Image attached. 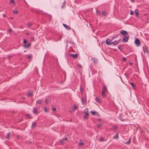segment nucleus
I'll return each mask as SVG.
<instances>
[{
  "label": "nucleus",
  "instance_id": "nucleus-1",
  "mask_svg": "<svg viewBox=\"0 0 149 149\" xmlns=\"http://www.w3.org/2000/svg\"><path fill=\"white\" fill-rule=\"evenodd\" d=\"M129 39V35L128 34H126V35L123 36V39L122 41L123 42L125 43L127 42Z\"/></svg>",
  "mask_w": 149,
  "mask_h": 149
},
{
  "label": "nucleus",
  "instance_id": "nucleus-2",
  "mask_svg": "<svg viewBox=\"0 0 149 149\" xmlns=\"http://www.w3.org/2000/svg\"><path fill=\"white\" fill-rule=\"evenodd\" d=\"M120 33L122 34L123 35V36L126 35V34H128L127 31L125 30L121 31L120 32Z\"/></svg>",
  "mask_w": 149,
  "mask_h": 149
},
{
  "label": "nucleus",
  "instance_id": "nucleus-3",
  "mask_svg": "<svg viewBox=\"0 0 149 149\" xmlns=\"http://www.w3.org/2000/svg\"><path fill=\"white\" fill-rule=\"evenodd\" d=\"M134 42V43L137 46H138V45L140 44V41L138 38H136L135 39Z\"/></svg>",
  "mask_w": 149,
  "mask_h": 149
},
{
  "label": "nucleus",
  "instance_id": "nucleus-4",
  "mask_svg": "<svg viewBox=\"0 0 149 149\" xmlns=\"http://www.w3.org/2000/svg\"><path fill=\"white\" fill-rule=\"evenodd\" d=\"M111 40L108 39H107L106 40V43L107 45H111L112 44V42H111Z\"/></svg>",
  "mask_w": 149,
  "mask_h": 149
},
{
  "label": "nucleus",
  "instance_id": "nucleus-5",
  "mask_svg": "<svg viewBox=\"0 0 149 149\" xmlns=\"http://www.w3.org/2000/svg\"><path fill=\"white\" fill-rule=\"evenodd\" d=\"M91 60L95 64H96L98 61V60L96 58H91Z\"/></svg>",
  "mask_w": 149,
  "mask_h": 149
},
{
  "label": "nucleus",
  "instance_id": "nucleus-6",
  "mask_svg": "<svg viewBox=\"0 0 149 149\" xmlns=\"http://www.w3.org/2000/svg\"><path fill=\"white\" fill-rule=\"evenodd\" d=\"M70 56L73 58H75L77 57V54H71Z\"/></svg>",
  "mask_w": 149,
  "mask_h": 149
},
{
  "label": "nucleus",
  "instance_id": "nucleus-7",
  "mask_svg": "<svg viewBox=\"0 0 149 149\" xmlns=\"http://www.w3.org/2000/svg\"><path fill=\"white\" fill-rule=\"evenodd\" d=\"M63 25L66 29H67L69 30L71 29L68 26L65 24H63Z\"/></svg>",
  "mask_w": 149,
  "mask_h": 149
},
{
  "label": "nucleus",
  "instance_id": "nucleus-8",
  "mask_svg": "<svg viewBox=\"0 0 149 149\" xmlns=\"http://www.w3.org/2000/svg\"><path fill=\"white\" fill-rule=\"evenodd\" d=\"M82 103L84 104H86V100H85V99L84 98H82L81 100Z\"/></svg>",
  "mask_w": 149,
  "mask_h": 149
},
{
  "label": "nucleus",
  "instance_id": "nucleus-9",
  "mask_svg": "<svg viewBox=\"0 0 149 149\" xmlns=\"http://www.w3.org/2000/svg\"><path fill=\"white\" fill-rule=\"evenodd\" d=\"M62 38V36L61 35H60L58 36V38L55 40V41H58L61 40Z\"/></svg>",
  "mask_w": 149,
  "mask_h": 149
},
{
  "label": "nucleus",
  "instance_id": "nucleus-10",
  "mask_svg": "<svg viewBox=\"0 0 149 149\" xmlns=\"http://www.w3.org/2000/svg\"><path fill=\"white\" fill-rule=\"evenodd\" d=\"M130 84L131 85L132 87L134 89H136V87L135 85L133 83L131 82Z\"/></svg>",
  "mask_w": 149,
  "mask_h": 149
},
{
  "label": "nucleus",
  "instance_id": "nucleus-11",
  "mask_svg": "<svg viewBox=\"0 0 149 149\" xmlns=\"http://www.w3.org/2000/svg\"><path fill=\"white\" fill-rule=\"evenodd\" d=\"M31 45V43H28V44H24V46L25 48H28Z\"/></svg>",
  "mask_w": 149,
  "mask_h": 149
},
{
  "label": "nucleus",
  "instance_id": "nucleus-12",
  "mask_svg": "<svg viewBox=\"0 0 149 149\" xmlns=\"http://www.w3.org/2000/svg\"><path fill=\"white\" fill-rule=\"evenodd\" d=\"M107 91V89L106 87L104 86L103 87L102 90V91H104V93L106 92Z\"/></svg>",
  "mask_w": 149,
  "mask_h": 149
},
{
  "label": "nucleus",
  "instance_id": "nucleus-13",
  "mask_svg": "<svg viewBox=\"0 0 149 149\" xmlns=\"http://www.w3.org/2000/svg\"><path fill=\"white\" fill-rule=\"evenodd\" d=\"M119 41V40H118V41H115L113 42H112V44L114 45H116L118 43Z\"/></svg>",
  "mask_w": 149,
  "mask_h": 149
},
{
  "label": "nucleus",
  "instance_id": "nucleus-14",
  "mask_svg": "<svg viewBox=\"0 0 149 149\" xmlns=\"http://www.w3.org/2000/svg\"><path fill=\"white\" fill-rule=\"evenodd\" d=\"M84 145V143L82 141H81V140L78 144V146H83Z\"/></svg>",
  "mask_w": 149,
  "mask_h": 149
},
{
  "label": "nucleus",
  "instance_id": "nucleus-15",
  "mask_svg": "<svg viewBox=\"0 0 149 149\" xmlns=\"http://www.w3.org/2000/svg\"><path fill=\"white\" fill-rule=\"evenodd\" d=\"M118 137V133H117L116 135L113 136V138L115 139H117Z\"/></svg>",
  "mask_w": 149,
  "mask_h": 149
},
{
  "label": "nucleus",
  "instance_id": "nucleus-16",
  "mask_svg": "<svg viewBox=\"0 0 149 149\" xmlns=\"http://www.w3.org/2000/svg\"><path fill=\"white\" fill-rule=\"evenodd\" d=\"M96 100L98 103H100L101 101L100 100V98L98 97H96Z\"/></svg>",
  "mask_w": 149,
  "mask_h": 149
},
{
  "label": "nucleus",
  "instance_id": "nucleus-17",
  "mask_svg": "<svg viewBox=\"0 0 149 149\" xmlns=\"http://www.w3.org/2000/svg\"><path fill=\"white\" fill-rule=\"evenodd\" d=\"M84 113H88V109L87 108H85L84 111Z\"/></svg>",
  "mask_w": 149,
  "mask_h": 149
},
{
  "label": "nucleus",
  "instance_id": "nucleus-18",
  "mask_svg": "<svg viewBox=\"0 0 149 149\" xmlns=\"http://www.w3.org/2000/svg\"><path fill=\"white\" fill-rule=\"evenodd\" d=\"M42 100H38L36 101V103L38 104H40Z\"/></svg>",
  "mask_w": 149,
  "mask_h": 149
},
{
  "label": "nucleus",
  "instance_id": "nucleus-19",
  "mask_svg": "<svg viewBox=\"0 0 149 149\" xmlns=\"http://www.w3.org/2000/svg\"><path fill=\"white\" fill-rule=\"evenodd\" d=\"M90 113H91V114L93 115H95L96 114V113H98L97 112L93 111H90Z\"/></svg>",
  "mask_w": 149,
  "mask_h": 149
},
{
  "label": "nucleus",
  "instance_id": "nucleus-20",
  "mask_svg": "<svg viewBox=\"0 0 149 149\" xmlns=\"http://www.w3.org/2000/svg\"><path fill=\"white\" fill-rule=\"evenodd\" d=\"M131 141V138H130L127 141L125 142V143L127 144H130Z\"/></svg>",
  "mask_w": 149,
  "mask_h": 149
},
{
  "label": "nucleus",
  "instance_id": "nucleus-21",
  "mask_svg": "<svg viewBox=\"0 0 149 149\" xmlns=\"http://www.w3.org/2000/svg\"><path fill=\"white\" fill-rule=\"evenodd\" d=\"M37 109H36L35 108H34V110L33 111V113L34 114L37 113Z\"/></svg>",
  "mask_w": 149,
  "mask_h": 149
},
{
  "label": "nucleus",
  "instance_id": "nucleus-22",
  "mask_svg": "<svg viewBox=\"0 0 149 149\" xmlns=\"http://www.w3.org/2000/svg\"><path fill=\"white\" fill-rule=\"evenodd\" d=\"M33 93L32 91H29L28 93V95L29 96H30Z\"/></svg>",
  "mask_w": 149,
  "mask_h": 149
},
{
  "label": "nucleus",
  "instance_id": "nucleus-23",
  "mask_svg": "<svg viewBox=\"0 0 149 149\" xmlns=\"http://www.w3.org/2000/svg\"><path fill=\"white\" fill-rule=\"evenodd\" d=\"M27 40L26 39H24L23 40V44L24 45L26 43H27Z\"/></svg>",
  "mask_w": 149,
  "mask_h": 149
},
{
  "label": "nucleus",
  "instance_id": "nucleus-24",
  "mask_svg": "<svg viewBox=\"0 0 149 149\" xmlns=\"http://www.w3.org/2000/svg\"><path fill=\"white\" fill-rule=\"evenodd\" d=\"M84 113L85 114V116H84V118H86L87 117V116H88V115H89L88 113Z\"/></svg>",
  "mask_w": 149,
  "mask_h": 149
},
{
  "label": "nucleus",
  "instance_id": "nucleus-25",
  "mask_svg": "<svg viewBox=\"0 0 149 149\" xmlns=\"http://www.w3.org/2000/svg\"><path fill=\"white\" fill-rule=\"evenodd\" d=\"M27 25L29 27H30L32 25V24L31 23H28Z\"/></svg>",
  "mask_w": 149,
  "mask_h": 149
},
{
  "label": "nucleus",
  "instance_id": "nucleus-26",
  "mask_svg": "<svg viewBox=\"0 0 149 149\" xmlns=\"http://www.w3.org/2000/svg\"><path fill=\"white\" fill-rule=\"evenodd\" d=\"M80 90L81 92H83V88L82 86H81L80 87Z\"/></svg>",
  "mask_w": 149,
  "mask_h": 149
},
{
  "label": "nucleus",
  "instance_id": "nucleus-27",
  "mask_svg": "<svg viewBox=\"0 0 149 149\" xmlns=\"http://www.w3.org/2000/svg\"><path fill=\"white\" fill-rule=\"evenodd\" d=\"M102 13V15H104L106 14V11H103Z\"/></svg>",
  "mask_w": 149,
  "mask_h": 149
},
{
  "label": "nucleus",
  "instance_id": "nucleus-28",
  "mask_svg": "<svg viewBox=\"0 0 149 149\" xmlns=\"http://www.w3.org/2000/svg\"><path fill=\"white\" fill-rule=\"evenodd\" d=\"M117 127V126H116V125H114L113 126V129L114 130H116Z\"/></svg>",
  "mask_w": 149,
  "mask_h": 149
},
{
  "label": "nucleus",
  "instance_id": "nucleus-29",
  "mask_svg": "<svg viewBox=\"0 0 149 149\" xmlns=\"http://www.w3.org/2000/svg\"><path fill=\"white\" fill-rule=\"evenodd\" d=\"M100 10H97L96 11V13L97 15L100 14Z\"/></svg>",
  "mask_w": 149,
  "mask_h": 149
},
{
  "label": "nucleus",
  "instance_id": "nucleus-30",
  "mask_svg": "<svg viewBox=\"0 0 149 149\" xmlns=\"http://www.w3.org/2000/svg\"><path fill=\"white\" fill-rule=\"evenodd\" d=\"M102 96L103 97H105L104 92V91H102Z\"/></svg>",
  "mask_w": 149,
  "mask_h": 149
},
{
  "label": "nucleus",
  "instance_id": "nucleus-31",
  "mask_svg": "<svg viewBox=\"0 0 149 149\" xmlns=\"http://www.w3.org/2000/svg\"><path fill=\"white\" fill-rule=\"evenodd\" d=\"M77 66L79 68H81L82 67V66L81 65L79 64H77Z\"/></svg>",
  "mask_w": 149,
  "mask_h": 149
},
{
  "label": "nucleus",
  "instance_id": "nucleus-32",
  "mask_svg": "<svg viewBox=\"0 0 149 149\" xmlns=\"http://www.w3.org/2000/svg\"><path fill=\"white\" fill-rule=\"evenodd\" d=\"M135 13L136 14V15L137 17L139 16V13L137 11H135Z\"/></svg>",
  "mask_w": 149,
  "mask_h": 149
},
{
  "label": "nucleus",
  "instance_id": "nucleus-33",
  "mask_svg": "<svg viewBox=\"0 0 149 149\" xmlns=\"http://www.w3.org/2000/svg\"><path fill=\"white\" fill-rule=\"evenodd\" d=\"M77 106L75 105L74 107V110H76L77 109Z\"/></svg>",
  "mask_w": 149,
  "mask_h": 149
},
{
  "label": "nucleus",
  "instance_id": "nucleus-34",
  "mask_svg": "<svg viewBox=\"0 0 149 149\" xmlns=\"http://www.w3.org/2000/svg\"><path fill=\"white\" fill-rule=\"evenodd\" d=\"M44 109L45 112H47L48 110V109L46 107H44Z\"/></svg>",
  "mask_w": 149,
  "mask_h": 149
},
{
  "label": "nucleus",
  "instance_id": "nucleus-35",
  "mask_svg": "<svg viewBox=\"0 0 149 149\" xmlns=\"http://www.w3.org/2000/svg\"><path fill=\"white\" fill-rule=\"evenodd\" d=\"M49 102V100L47 99H46L45 100V102L47 104Z\"/></svg>",
  "mask_w": 149,
  "mask_h": 149
},
{
  "label": "nucleus",
  "instance_id": "nucleus-36",
  "mask_svg": "<svg viewBox=\"0 0 149 149\" xmlns=\"http://www.w3.org/2000/svg\"><path fill=\"white\" fill-rule=\"evenodd\" d=\"M36 123L35 122H33L32 124V127L35 126L36 125Z\"/></svg>",
  "mask_w": 149,
  "mask_h": 149
},
{
  "label": "nucleus",
  "instance_id": "nucleus-37",
  "mask_svg": "<svg viewBox=\"0 0 149 149\" xmlns=\"http://www.w3.org/2000/svg\"><path fill=\"white\" fill-rule=\"evenodd\" d=\"M10 133V132H9V133L8 134L7 136V137H6L7 139H9V136Z\"/></svg>",
  "mask_w": 149,
  "mask_h": 149
},
{
  "label": "nucleus",
  "instance_id": "nucleus-38",
  "mask_svg": "<svg viewBox=\"0 0 149 149\" xmlns=\"http://www.w3.org/2000/svg\"><path fill=\"white\" fill-rule=\"evenodd\" d=\"M64 141V139H61L60 140V143H61V144H62L63 143Z\"/></svg>",
  "mask_w": 149,
  "mask_h": 149
},
{
  "label": "nucleus",
  "instance_id": "nucleus-39",
  "mask_svg": "<svg viewBox=\"0 0 149 149\" xmlns=\"http://www.w3.org/2000/svg\"><path fill=\"white\" fill-rule=\"evenodd\" d=\"M102 125V124H99L97 125V127H99Z\"/></svg>",
  "mask_w": 149,
  "mask_h": 149
},
{
  "label": "nucleus",
  "instance_id": "nucleus-40",
  "mask_svg": "<svg viewBox=\"0 0 149 149\" xmlns=\"http://www.w3.org/2000/svg\"><path fill=\"white\" fill-rule=\"evenodd\" d=\"M10 2L12 3H14L15 2L14 0H11Z\"/></svg>",
  "mask_w": 149,
  "mask_h": 149
},
{
  "label": "nucleus",
  "instance_id": "nucleus-41",
  "mask_svg": "<svg viewBox=\"0 0 149 149\" xmlns=\"http://www.w3.org/2000/svg\"><path fill=\"white\" fill-rule=\"evenodd\" d=\"M9 31L10 33H12L13 32L12 29H10L9 30Z\"/></svg>",
  "mask_w": 149,
  "mask_h": 149
},
{
  "label": "nucleus",
  "instance_id": "nucleus-42",
  "mask_svg": "<svg viewBox=\"0 0 149 149\" xmlns=\"http://www.w3.org/2000/svg\"><path fill=\"white\" fill-rule=\"evenodd\" d=\"M13 13L15 14H17V13L18 12L17 11H14Z\"/></svg>",
  "mask_w": 149,
  "mask_h": 149
},
{
  "label": "nucleus",
  "instance_id": "nucleus-43",
  "mask_svg": "<svg viewBox=\"0 0 149 149\" xmlns=\"http://www.w3.org/2000/svg\"><path fill=\"white\" fill-rule=\"evenodd\" d=\"M64 140L66 141L68 139V138L67 137H65L64 139H63Z\"/></svg>",
  "mask_w": 149,
  "mask_h": 149
},
{
  "label": "nucleus",
  "instance_id": "nucleus-44",
  "mask_svg": "<svg viewBox=\"0 0 149 149\" xmlns=\"http://www.w3.org/2000/svg\"><path fill=\"white\" fill-rule=\"evenodd\" d=\"M133 12L132 11H131L130 13V14L131 15H133Z\"/></svg>",
  "mask_w": 149,
  "mask_h": 149
},
{
  "label": "nucleus",
  "instance_id": "nucleus-45",
  "mask_svg": "<svg viewBox=\"0 0 149 149\" xmlns=\"http://www.w3.org/2000/svg\"><path fill=\"white\" fill-rule=\"evenodd\" d=\"M53 111H55L56 110V108H53Z\"/></svg>",
  "mask_w": 149,
  "mask_h": 149
},
{
  "label": "nucleus",
  "instance_id": "nucleus-46",
  "mask_svg": "<svg viewBox=\"0 0 149 149\" xmlns=\"http://www.w3.org/2000/svg\"><path fill=\"white\" fill-rule=\"evenodd\" d=\"M123 61H125L126 60V59L125 58H124L123 59Z\"/></svg>",
  "mask_w": 149,
  "mask_h": 149
},
{
  "label": "nucleus",
  "instance_id": "nucleus-47",
  "mask_svg": "<svg viewBox=\"0 0 149 149\" xmlns=\"http://www.w3.org/2000/svg\"><path fill=\"white\" fill-rule=\"evenodd\" d=\"M31 55H30V56H29L27 57L28 58H31Z\"/></svg>",
  "mask_w": 149,
  "mask_h": 149
},
{
  "label": "nucleus",
  "instance_id": "nucleus-48",
  "mask_svg": "<svg viewBox=\"0 0 149 149\" xmlns=\"http://www.w3.org/2000/svg\"><path fill=\"white\" fill-rule=\"evenodd\" d=\"M101 141H103V138H102L100 140Z\"/></svg>",
  "mask_w": 149,
  "mask_h": 149
},
{
  "label": "nucleus",
  "instance_id": "nucleus-49",
  "mask_svg": "<svg viewBox=\"0 0 149 149\" xmlns=\"http://www.w3.org/2000/svg\"><path fill=\"white\" fill-rule=\"evenodd\" d=\"M65 1H64L63 2V5H65Z\"/></svg>",
  "mask_w": 149,
  "mask_h": 149
},
{
  "label": "nucleus",
  "instance_id": "nucleus-50",
  "mask_svg": "<svg viewBox=\"0 0 149 149\" xmlns=\"http://www.w3.org/2000/svg\"><path fill=\"white\" fill-rule=\"evenodd\" d=\"M129 64H130V65H131L132 64V63H131V62H130V63H129Z\"/></svg>",
  "mask_w": 149,
  "mask_h": 149
},
{
  "label": "nucleus",
  "instance_id": "nucleus-51",
  "mask_svg": "<svg viewBox=\"0 0 149 149\" xmlns=\"http://www.w3.org/2000/svg\"><path fill=\"white\" fill-rule=\"evenodd\" d=\"M22 99H25V97H23L22 98Z\"/></svg>",
  "mask_w": 149,
  "mask_h": 149
},
{
  "label": "nucleus",
  "instance_id": "nucleus-52",
  "mask_svg": "<svg viewBox=\"0 0 149 149\" xmlns=\"http://www.w3.org/2000/svg\"><path fill=\"white\" fill-rule=\"evenodd\" d=\"M30 116V115H29V114H28V115H27V116Z\"/></svg>",
  "mask_w": 149,
  "mask_h": 149
},
{
  "label": "nucleus",
  "instance_id": "nucleus-53",
  "mask_svg": "<svg viewBox=\"0 0 149 149\" xmlns=\"http://www.w3.org/2000/svg\"><path fill=\"white\" fill-rule=\"evenodd\" d=\"M63 6H61V8H63Z\"/></svg>",
  "mask_w": 149,
  "mask_h": 149
},
{
  "label": "nucleus",
  "instance_id": "nucleus-54",
  "mask_svg": "<svg viewBox=\"0 0 149 149\" xmlns=\"http://www.w3.org/2000/svg\"><path fill=\"white\" fill-rule=\"evenodd\" d=\"M26 34H27V35H29V33H27Z\"/></svg>",
  "mask_w": 149,
  "mask_h": 149
}]
</instances>
